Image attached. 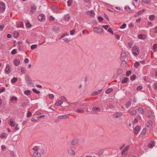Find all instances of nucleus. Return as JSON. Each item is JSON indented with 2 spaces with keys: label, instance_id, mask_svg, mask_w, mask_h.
Returning <instances> with one entry per match:
<instances>
[{
  "label": "nucleus",
  "instance_id": "nucleus-1",
  "mask_svg": "<svg viewBox=\"0 0 157 157\" xmlns=\"http://www.w3.org/2000/svg\"><path fill=\"white\" fill-rule=\"evenodd\" d=\"M140 49L138 47L134 46L132 49V52L133 55L137 57L140 54Z\"/></svg>",
  "mask_w": 157,
  "mask_h": 157
},
{
  "label": "nucleus",
  "instance_id": "nucleus-2",
  "mask_svg": "<svg viewBox=\"0 0 157 157\" xmlns=\"http://www.w3.org/2000/svg\"><path fill=\"white\" fill-rule=\"evenodd\" d=\"M92 110V111H91V112H92L93 113L95 114H97L98 112L101 111V109L98 107L95 106L93 108Z\"/></svg>",
  "mask_w": 157,
  "mask_h": 157
},
{
  "label": "nucleus",
  "instance_id": "nucleus-3",
  "mask_svg": "<svg viewBox=\"0 0 157 157\" xmlns=\"http://www.w3.org/2000/svg\"><path fill=\"white\" fill-rule=\"evenodd\" d=\"M6 5L5 3L3 2H0V11L3 13L5 11Z\"/></svg>",
  "mask_w": 157,
  "mask_h": 157
},
{
  "label": "nucleus",
  "instance_id": "nucleus-4",
  "mask_svg": "<svg viewBox=\"0 0 157 157\" xmlns=\"http://www.w3.org/2000/svg\"><path fill=\"white\" fill-rule=\"evenodd\" d=\"M94 31L95 33L99 34L102 33L103 31L102 29L97 27H94Z\"/></svg>",
  "mask_w": 157,
  "mask_h": 157
},
{
  "label": "nucleus",
  "instance_id": "nucleus-5",
  "mask_svg": "<svg viewBox=\"0 0 157 157\" xmlns=\"http://www.w3.org/2000/svg\"><path fill=\"white\" fill-rule=\"evenodd\" d=\"M45 16L43 14H41L38 16V19L39 21H43L45 19Z\"/></svg>",
  "mask_w": 157,
  "mask_h": 157
},
{
  "label": "nucleus",
  "instance_id": "nucleus-6",
  "mask_svg": "<svg viewBox=\"0 0 157 157\" xmlns=\"http://www.w3.org/2000/svg\"><path fill=\"white\" fill-rule=\"evenodd\" d=\"M5 71V73L7 74H9L10 73V66L8 64L6 65Z\"/></svg>",
  "mask_w": 157,
  "mask_h": 157
},
{
  "label": "nucleus",
  "instance_id": "nucleus-7",
  "mask_svg": "<svg viewBox=\"0 0 157 157\" xmlns=\"http://www.w3.org/2000/svg\"><path fill=\"white\" fill-rule=\"evenodd\" d=\"M155 141H151L148 144V148H151L155 146Z\"/></svg>",
  "mask_w": 157,
  "mask_h": 157
},
{
  "label": "nucleus",
  "instance_id": "nucleus-8",
  "mask_svg": "<svg viewBox=\"0 0 157 157\" xmlns=\"http://www.w3.org/2000/svg\"><path fill=\"white\" fill-rule=\"evenodd\" d=\"M69 153L71 155H75V152L73 150L71 147H69L68 149Z\"/></svg>",
  "mask_w": 157,
  "mask_h": 157
},
{
  "label": "nucleus",
  "instance_id": "nucleus-9",
  "mask_svg": "<svg viewBox=\"0 0 157 157\" xmlns=\"http://www.w3.org/2000/svg\"><path fill=\"white\" fill-rule=\"evenodd\" d=\"M78 139H77L75 138L71 142V144L72 145H75L78 144Z\"/></svg>",
  "mask_w": 157,
  "mask_h": 157
},
{
  "label": "nucleus",
  "instance_id": "nucleus-10",
  "mask_svg": "<svg viewBox=\"0 0 157 157\" xmlns=\"http://www.w3.org/2000/svg\"><path fill=\"white\" fill-rule=\"evenodd\" d=\"M36 7L35 6H33L31 7V10L30 11V12L31 14L34 13L36 11Z\"/></svg>",
  "mask_w": 157,
  "mask_h": 157
},
{
  "label": "nucleus",
  "instance_id": "nucleus-11",
  "mask_svg": "<svg viewBox=\"0 0 157 157\" xmlns=\"http://www.w3.org/2000/svg\"><path fill=\"white\" fill-rule=\"evenodd\" d=\"M138 37L139 39L144 40L146 38L145 35L144 34H140L138 35Z\"/></svg>",
  "mask_w": 157,
  "mask_h": 157
},
{
  "label": "nucleus",
  "instance_id": "nucleus-12",
  "mask_svg": "<svg viewBox=\"0 0 157 157\" xmlns=\"http://www.w3.org/2000/svg\"><path fill=\"white\" fill-rule=\"evenodd\" d=\"M140 127L139 125H137L136 126L134 129L135 134L137 135L138 134L139 131H140Z\"/></svg>",
  "mask_w": 157,
  "mask_h": 157
},
{
  "label": "nucleus",
  "instance_id": "nucleus-13",
  "mask_svg": "<svg viewBox=\"0 0 157 157\" xmlns=\"http://www.w3.org/2000/svg\"><path fill=\"white\" fill-rule=\"evenodd\" d=\"M126 58V54L125 52H122L121 55V60H124Z\"/></svg>",
  "mask_w": 157,
  "mask_h": 157
},
{
  "label": "nucleus",
  "instance_id": "nucleus-14",
  "mask_svg": "<svg viewBox=\"0 0 157 157\" xmlns=\"http://www.w3.org/2000/svg\"><path fill=\"white\" fill-rule=\"evenodd\" d=\"M69 117V116L66 115L59 116H58V119H63L68 118Z\"/></svg>",
  "mask_w": 157,
  "mask_h": 157
},
{
  "label": "nucleus",
  "instance_id": "nucleus-15",
  "mask_svg": "<svg viewBox=\"0 0 157 157\" xmlns=\"http://www.w3.org/2000/svg\"><path fill=\"white\" fill-rule=\"evenodd\" d=\"M102 90L101 89L98 90L97 91H94L93 92L92 94V95L93 96H96L98 95L102 91Z\"/></svg>",
  "mask_w": 157,
  "mask_h": 157
},
{
  "label": "nucleus",
  "instance_id": "nucleus-16",
  "mask_svg": "<svg viewBox=\"0 0 157 157\" xmlns=\"http://www.w3.org/2000/svg\"><path fill=\"white\" fill-rule=\"evenodd\" d=\"M70 18V16L69 14H67L65 15L64 19L66 21H69Z\"/></svg>",
  "mask_w": 157,
  "mask_h": 157
},
{
  "label": "nucleus",
  "instance_id": "nucleus-17",
  "mask_svg": "<svg viewBox=\"0 0 157 157\" xmlns=\"http://www.w3.org/2000/svg\"><path fill=\"white\" fill-rule=\"evenodd\" d=\"M152 113L150 110H148L147 113V116L148 117L151 118L152 116Z\"/></svg>",
  "mask_w": 157,
  "mask_h": 157
},
{
  "label": "nucleus",
  "instance_id": "nucleus-18",
  "mask_svg": "<svg viewBox=\"0 0 157 157\" xmlns=\"http://www.w3.org/2000/svg\"><path fill=\"white\" fill-rule=\"evenodd\" d=\"M33 155L36 157H40L41 156L40 153L38 152H34Z\"/></svg>",
  "mask_w": 157,
  "mask_h": 157
},
{
  "label": "nucleus",
  "instance_id": "nucleus-19",
  "mask_svg": "<svg viewBox=\"0 0 157 157\" xmlns=\"http://www.w3.org/2000/svg\"><path fill=\"white\" fill-rule=\"evenodd\" d=\"M20 61L19 60L14 59L13 60V63L16 66H17L20 64Z\"/></svg>",
  "mask_w": 157,
  "mask_h": 157
},
{
  "label": "nucleus",
  "instance_id": "nucleus-20",
  "mask_svg": "<svg viewBox=\"0 0 157 157\" xmlns=\"http://www.w3.org/2000/svg\"><path fill=\"white\" fill-rule=\"evenodd\" d=\"M122 115V114L121 112H117V113L114 114L115 117L116 118H119Z\"/></svg>",
  "mask_w": 157,
  "mask_h": 157
},
{
  "label": "nucleus",
  "instance_id": "nucleus-21",
  "mask_svg": "<svg viewBox=\"0 0 157 157\" xmlns=\"http://www.w3.org/2000/svg\"><path fill=\"white\" fill-rule=\"evenodd\" d=\"M63 103V101L59 100L57 101L55 104V105L56 106H59L61 105Z\"/></svg>",
  "mask_w": 157,
  "mask_h": 157
},
{
  "label": "nucleus",
  "instance_id": "nucleus-22",
  "mask_svg": "<svg viewBox=\"0 0 157 157\" xmlns=\"http://www.w3.org/2000/svg\"><path fill=\"white\" fill-rule=\"evenodd\" d=\"M138 112L139 113L141 114H143L144 113V111L143 109L141 107H139L138 109Z\"/></svg>",
  "mask_w": 157,
  "mask_h": 157
},
{
  "label": "nucleus",
  "instance_id": "nucleus-23",
  "mask_svg": "<svg viewBox=\"0 0 157 157\" xmlns=\"http://www.w3.org/2000/svg\"><path fill=\"white\" fill-rule=\"evenodd\" d=\"M113 91V89L112 88H109L106 90L105 92L107 94H109L112 92Z\"/></svg>",
  "mask_w": 157,
  "mask_h": 157
},
{
  "label": "nucleus",
  "instance_id": "nucleus-24",
  "mask_svg": "<svg viewBox=\"0 0 157 157\" xmlns=\"http://www.w3.org/2000/svg\"><path fill=\"white\" fill-rule=\"evenodd\" d=\"M129 146H126L122 151L121 152V155H123L124 153L127 151L129 148Z\"/></svg>",
  "mask_w": 157,
  "mask_h": 157
},
{
  "label": "nucleus",
  "instance_id": "nucleus-25",
  "mask_svg": "<svg viewBox=\"0 0 157 157\" xmlns=\"http://www.w3.org/2000/svg\"><path fill=\"white\" fill-rule=\"evenodd\" d=\"M87 12L88 13H90L89 15H90V16H92L93 17H94L95 14L94 11L93 10L89 11Z\"/></svg>",
  "mask_w": 157,
  "mask_h": 157
},
{
  "label": "nucleus",
  "instance_id": "nucleus-26",
  "mask_svg": "<svg viewBox=\"0 0 157 157\" xmlns=\"http://www.w3.org/2000/svg\"><path fill=\"white\" fill-rule=\"evenodd\" d=\"M149 19L150 20L152 21L155 19V16L154 15H151L149 16Z\"/></svg>",
  "mask_w": 157,
  "mask_h": 157
},
{
  "label": "nucleus",
  "instance_id": "nucleus-27",
  "mask_svg": "<svg viewBox=\"0 0 157 157\" xmlns=\"http://www.w3.org/2000/svg\"><path fill=\"white\" fill-rule=\"evenodd\" d=\"M146 128H144L140 134V135H144L146 133Z\"/></svg>",
  "mask_w": 157,
  "mask_h": 157
},
{
  "label": "nucleus",
  "instance_id": "nucleus-28",
  "mask_svg": "<svg viewBox=\"0 0 157 157\" xmlns=\"http://www.w3.org/2000/svg\"><path fill=\"white\" fill-rule=\"evenodd\" d=\"M76 111L78 113H84V110L83 109L79 108Z\"/></svg>",
  "mask_w": 157,
  "mask_h": 157
},
{
  "label": "nucleus",
  "instance_id": "nucleus-29",
  "mask_svg": "<svg viewBox=\"0 0 157 157\" xmlns=\"http://www.w3.org/2000/svg\"><path fill=\"white\" fill-rule=\"evenodd\" d=\"M128 79V78H124L122 80L121 82L122 83H126L127 82Z\"/></svg>",
  "mask_w": 157,
  "mask_h": 157
},
{
  "label": "nucleus",
  "instance_id": "nucleus-30",
  "mask_svg": "<svg viewBox=\"0 0 157 157\" xmlns=\"http://www.w3.org/2000/svg\"><path fill=\"white\" fill-rule=\"evenodd\" d=\"M9 124L12 127H14L15 125V124L14 121L11 119L10 120Z\"/></svg>",
  "mask_w": 157,
  "mask_h": 157
},
{
  "label": "nucleus",
  "instance_id": "nucleus-31",
  "mask_svg": "<svg viewBox=\"0 0 157 157\" xmlns=\"http://www.w3.org/2000/svg\"><path fill=\"white\" fill-rule=\"evenodd\" d=\"M122 63L121 64V66L123 67H126V62L124 60H122Z\"/></svg>",
  "mask_w": 157,
  "mask_h": 157
},
{
  "label": "nucleus",
  "instance_id": "nucleus-32",
  "mask_svg": "<svg viewBox=\"0 0 157 157\" xmlns=\"http://www.w3.org/2000/svg\"><path fill=\"white\" fill-rule=\"evenodd\" d=\"M24 93L28 96L30 95L31 93V91L29 90H27L24 91Z\"/></svg>",
  "mask_w": 157,
  "mask_h": 157
},
{
  "label": "nucleus",
  "instance_id": "nucleus-33",
  "mask_svg": "<svg viewBox=\"0 0 157 157\" xmlns=\"http://www.w3.org/2000/svg\"><path fill=\"white\" fill-rule=\"evenodd\" d=\"M6 133H3L1 134L0 136V138L1 139H3L6 136Z\"/></svg>",
  "mask_w": 157,
  "mask_h": 157
},
{
  "label": "nucleus",
  "instance_id": "nucleus-34",
  "mask_svg": "<svg viewBox=\"0 0 157 157\" xmlns=\"http://www.w3.org/2000/svg\"><path fill=\"white\" fill-rule=\"evenodd\" d=\"M157 44H155L153 46V49L154 52H156L157 51Z\"/></svg>",
  "mask_w": 157,
  "mask_h": 157
},
{
  "label": "nucleus",
  "instance_id": "nucleus-35",
  "mask_svg": "<svg viewBox=\"0 0 157 157\" xmlns=\"http://www.w3.org/2000/svg\"><path fill=\"white\" fill-rule=\"evenodd\" d=\"M140 66V63L139 62H136L134 64V66L136 68H137Z\"/></svg>",
  "mask_w": 157,
  "mask_h": 157
},
{
  "label": "nucleus",
  "instance_id": "nucleus-36",
  "mask_svg": "<svg viewBox=\"0 0 157 157\" xmlns=\"http://www.w3.org/2000/svg\"><path fill=\"white\" fill-rule=\"evenodd\" d=\"M18 27L23 28L24 27V24L23 22H20L17 25Z\"/></svg>",
  "mask_w": 157,
  "mask_h": 157
},
{
  "label": "nucleus",
  "instance_id": "nucleus-37",
  "mask_svg": "<svg viewBox=\"0 0 157 157\" xmlns=\"http://www.w3.org/2000/svg\"><path fill=\"white\" fill-rule=\"evenodd\" d=\"M17 81V78L15 77H13L11 80V82L12 83H15Z\"/></svg>",
  "mask_w": 157,
  "mask_h": 157
},
{
  "label": "nucleus",
  "instance_id": "nucleus-38",
  "mask_svg": "<svg viewBox=\"0 0 157 157\" xmlns=\"http://www.w3.org/2000/svg\"><path fill=\"white\" fill-rule=\"evenodd\" d=\"M51 9L55 12H57L58 11V7L56 6H54L52 7Z\"/></svg>",
  "mask_w": 157,
  "mask_h": 157
},
{
  "label": "nucleus",
  "instance_id": "nucleus-39",
  "mask_svg": "<svg viewBox=\"0 0 157 157\" xmlns=\"http://www.w3.org/2000/svg\"><path fill=\"white\" fill-rule=\"evenodd\" d=\"M136 78V76L135 75H133L130 77V80L131 81H133Z\"/></svg>",
  "mask_w": 157,
  "mask_h": 157
},
{
  "label": "nucleus",
  "instance_id": "nucleus-40",
  "mask_svg": "<svg viewBox=\"0 0 157 157\" xmlns=\"http://www.w3.org/2000/svg\"><path fill=\"white\" fill-rule=\"evenodd\" d=\"M124 9H126L128 12H131V10L129 6H126L124 8Z\"/></svg>",
  "mask_w": 157,
  "mask_h": 157
},
{
  "label": "nucleus",
  "instance_id": "nucleus-41",
  "mask_svg": "<svg viewBox=\"0 0 157 157\" xmlns=\"http://www.w3.org/2000/svg\"><path fill=\"white\" fill-rule=\"evenodd\" d=\"M144 11H145V10L143 9L142 10H140V11H138L137 12L136 15L137 14L138 15H140Z\"/></svg>",
  "mask_w": 157,
  "mask_h": 157
},
{
  "label": "nucleus",
  "instance_id": "nucleus-42",
  "mask_svg": "<svg viewBox=\"0 0 157 157\" xmlns=\"http://www.w3.org/2000/svg\"><path fill=\"white\" fill-rule=\"evenodd\" d=\"M32 90L34 92L37 94H39L40 93V91H39L37 90L35 88H33Z\"/></svg>",
  "mask_w": 157,
  "mask_h": 157
},
{
  "label": "nucleus",
  "instance_id": "nucleus-43",
  "mask_svg": "<svg viewBox=\"0 0 157 157\" xmlns=\"http://www.w3.org/2000/svg\"><path fill=\"white\" fill-rule=\"evenodd\" d=\"M72 0H68L67 2V5L69 6H71V3H72Z\"/></svg>",
  "mask_w": 157,
  "mask_h": 157
},
{
  "label": "nucleus",
  "instance_id": "nucleus-44",
  "mask_svg": "<svg viewBox=\"0 0 157 157\" xmlns=\"http://www.w3.org/2000/svg\"><path fill=\"white\" fill-rule=\"evenodd\" d=\"M21 72L22 74H24L25 73L26 71L25 69L23 67H22L21 68Z\"/></svg>",
  "mask_w": 157,
  "mask_h": 157
},
{
  "label": "nucleus",
  "instance_id": "nucleus-45",
  "mask_svg": "<svg viewBox=\"0 0 157 157\" xmlns=\"http://www.w3.org/2000/svg\"><path fill=\"white\" fill-rule=\"evenodd\" d=\"M142 1L143 2L146 4L150 3L151 2L150 0H142Z\"/></svg>",
  "mask_w": 157,
  "mask_h": 157
},
{
  "label": "nucleus",
  "instance_id": "nucleus-46",
  "mask_svg": "<svg viewBox=\"0 0 157 157\" xmlns=\"http://www.w3.org/2000/svg\"><path fill=\"white\" fill-rule=\"evenodd\" d=\"M61 99L62 100V101H64L66 102L67 101V99L64 96H62L61 98Z\"/></svg>",
  "mask_w": 157,
  "mask_h": 157
},
{
  "label": "nucleus",
  "instance_id": "nucleus-47",
  "mask_svg": "<svg viewBox=\"0 0 157 157\" xmlns=\"http://www.w3.org/2000/svg\"><path fill=\"white\" fill-rule=\"evenodd\" d=\"M153 85L154 86V89L157 90V82L156 81L154 83Z\"/></svg>",
  "mask_w": 157,
  "mask_h": 157
},
{
  "label": "nucleus",
  "instance_id": "nucleus-48",
  "mask_svg": "<svg viewBox=\"0 0 157 157\" xmlns=\"http://www.w3.org/2000/svg\"><path fill=\"white\" fill-rule=\"evenodd\" d=\"M126 27V24L125 23H123L122 25L120 27V28L121 29H124Z\"/></svg>",
  "mask_w": 157,
  "mask_h": 157
},
{
  "label": "nucleus",
  "instance_id": "nucleus-49",
  "mask_svg": "<svg viewBox=\"0 0 157 157\" xmlns=\"http://www.w3.org/2000/svg\"><path fill=\"white\" fill-rule=\"evenodd\" d=\"M130 114L132 115H134L136 114V110H132L130 112Z\"/></svg>",
  "mask_w": 157,
  "mask_h": 157
},
{
  "label": "nucleus",
  "instance_id": "nucleus-50",
  "mask_svg": "<svg viewBox=\"0 0 157 157\" xmlns=\"http://www.w3.org/2000/svg\"><path fill=\"white\" fill-rule=\"evenodd\" d=\"M17 98L15 96H13L12 98H11L10 99V100L11 101H12L13 100H14L15 101H17Z\"/></svg>",
  "mask_w": 157,
  "mask_h": 157
},
{
  "label": "nucleus",
  "instance_id": "nucleus-51",
  "mask_svg": "<svg viewBox=\"0 0 157 157\" xmlns=\"http://www.w3.org/2000/svg\"><path fill=\"white\" fill-rule=\"evenodd\" d=\"M122 70L121 69H119L117 70V72L119 75L121 74L122 73Z\"/></svg>",
  "mask_w": 157,
  "mask_h": 157
},
{
  "label": "nucleus",
  "instance_id": "nucleus-52",
  "mask_svg": "<svg viewBox=\"0 0 157 157\" xmlns=\"http://www.w3.org/2000/svg\"><path fill=\"white\" fill-rule=\"evenodd\" d=\"M131 74V72L130 71H127L126 73V76H127L130 75Z\"/></svg>",
  "mask_w": 157,
  "mask_h": 157
},
{
  "label": "nucleus",
  "instance_id": "nucleus-53",
  "mask_svg": "<svg viewBox=\"0 0 157 157\" xmlns=\"http://www.w3.org/2000/svg\"><path fill=\"white\" fill-rule=\"evenodd\" d=\"M32 113L30 111H29L28 112L26 116L27 117H29L31 116H32Z\"/></svg>",
  "mask_w": 157,
  "mask_h": 157
},
{
  "label": "nucleus",
  "instance_id": "nucleus-54",
  "mask_svg": "<svg viewBox=\"0 0 157 157\" xmlns=\"http://www.w3.org/2000/svg\"><path fill=\"white\" fill-rule=\"evenodd\" d=\"M107 31L112 34H113V31L112 29L111 28H109L107 30Z\"/></svg>",
  "mask_w": 157,
  "mask_h": 157
},
{
  "label": "nucleus",
  "instance_id": "nucleus-55",
  "mask_svg": "<svg viewBox=\"0 0 157 157\" xmlns=\"http://www.w3.org/2000/svg\"><path fill=\"white\" fill-rule=\"evenodd\" d=\"M109 25H103L102 27L105 29L107 30V29L109 27Z\"/></svg>",
  "mask_w": 157,
  "mask_h": 157
},
{
  "label": "nucleus",
  "instance_id": "nucleus-56",
  "mask_svg": "<svg viewBox=\"0 0 157 157\" xmlns=\"http://www.w3.org/2000/svg\"><path fill=\"white\" fill-rule=\"evenodd\" d=\"M17 53V50L14 49L11 51V53L12 54H15Z\"/></svg>",
  "mask_w": 157,
  "mask_h": 157
},
{
  "label": "nucleus",
  "instance_id": "nucleus-57",
  "mask_svg": "<svg viewBox=\"0 0 157 157\" xmlns=\"http://www.w3.org/2000/svg\"><path fill=\"white\" fill-rule=\"evenodd\" d=\"M98 19L100 22L102 21L103 20V17L101 16H98Z\"/></svg>",
  "mask_w": 157,
  "mask_h": 157
},
{
  "label": "nucleus",
  "instance_id": "nucleus-58",
  "mask_svg": "<svg viewBox=\"0 0 157 157\" xmlns=\"http://www.w3.org/2000/svg\"><path fill=\"white\" fill-rule=\"evenodd\" d=\"M37 46L36 44H33L31 46V48L32 49H33L36 48Z\"/></svg>",
  "mask_w": 157,
  "mask_h": 157
},
{
  "label": "nucleus",
  "instance_id": "nucleus-59",
  "mask_svg": "<svg viewBox=\"0 0 157 157\" xmlns=\"http://www.w3.org/2000/svg\"><path fill=\"white\" fill-rule=\"evenodd\" d=\"M131 102L129 101L128 102H127V104H126V106L128 107H129L131 105Z\"/></svg>",
  "mask_w": 157,
  "mask_h": 157
},
{
  "label": "nucleus",
  "instance_id": "nucleus-60",
  "mask_svg": "<svg viewBox=\"0 0 157 157\" xmlns=\"http://www.w3.org/2000/svg\"><path fill=\"white\" fill-rule=\"evenodd\" d=\"M68 35V34L67 33H65L63 34L61 36H60L59 39H61L63 38L64 36H65L67 35Z\"/></svg>",
  "mask_w": 157,
  "mask_h": 157
},
{
  "label": "nucleus",
  "instance_id": "nucleus-61",
  "mask_svg": "<svg viewBox=\"0 0 157 157\" xmlns=\"http://www.w3.org/2000/svg\"><path fill=\"white\" fill-rule=\"evenodd\" d=\"M115 37L117 39L119 40L120 39V36L119 34H116L115 35Z\"/></svg>",
  "mask_w": 157,
  "mask_h": 157
},
{
  "label": "nucleus",
  "instance_id": "nucleus-62",
  "mask_svg": "<svg viewBox=\"0 0 157 157\" xmlns=\"http://www.w3.org/2000/svg\"><path fill=\"white\" fill-rule=\"evenodd\" d=\"M143 89V87L141 86H139L137 87L136 90H141Z\"/></svg>",
  "mask_w": 157,
  "mask_h": 157
},
{
  "label": "nucleus",
  "instance_id": "nucleus-63",
  "mask_svg": "<svg viewBox=\"0 0 157 157\" xmlns=\"http://www.w3.org/2000/svg\"><path fill=\"white\" fill-rule=\"evenodd\" d=\"M26 25L27 27H29V28L30 27L32 26L31 25L30 23L29 22H27L26 23Z\"/></svg>",
  "mask_w": 157,
  "mask_h": 157
},
{
  "label": "nucleus",
  "instance_id": "nucleus-64",
  "mask_svg": "<svg viewBox=\"0 0 157 157\" xmlns=\"http://www.w3.org/2000/svg\"><path fill=\"white\" fill-rule=\"evenodd\" d=\"M55 19V17H53L52 16H51L50 17L49 20L51 21H53Z\"/></svg>",
  "mask_w": 157,
  "mask_h": 157
}]
</instances>
